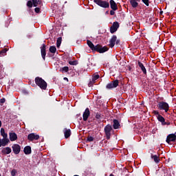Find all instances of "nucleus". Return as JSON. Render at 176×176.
Returning <instances> with one entry per match:
<instances>
[{"instance_id": "obj_1", "label": "nucleus", "mask_w": 176, "mask_h": 176, "mask_svg": "<svg viewBox=\"0 0 176 176\" xmlns=\"http://www.w3.org/2000/svg\"><path fill=\"white\" fill-rule=\"evenodd\" d=\"M87 45L91 50H95L96 52H98V53H105V52H108V47H102L100 45H94V44L89 40L87 41Z\"/></svg>"}, {"instance_id": "obj_2", "label": "nucleus", "mask_w": 176, "mask_h": 176, "mask_svg": "<svg viewBox=\"0 0 176 176\" xmlns=\"http://www.w3.org/2000/svg\"><path fill=\"white\" fill-rule=\"evenodd\" d=\"M35 82L37 86H39L43 90H46L47 87V83L45 82V80L42 79V78L36 77L35 78Z\"/></svg>"}, {"instance_id": "obj_3", "label": "nucleus", "mask_w": 176, "mask_h": 176, "mask_svg": "<svg viewBox=\"0 0 176 176\" xmlns=\"http://www.w3.org/2000/svg\"><path fill=\"white\" fill-rule=\"evenodd\" d=\"M157 107L160 111H165V112H168V109L170 108L168 103L166 102H160L157 104Z\"/></svg>"}, {"instance_id": "obj_4", "label": "nucleus", "mask_w": 176, "mask_h": 176, "mask_svg": "<svg viewBox=\"0 0 176 176\" xmlns=\"http://www.w3.org/2000/svg\"><path fill=\"white\" fill-rule=\"evenodd\" d=\"M118 86H119V80H116L108 83L106 86V89H107L108 90H111V89H115L118 87Z\"/></svg>"}, {"instance_id": "obj_5", "label": "nucleus", "mask_w": 176, "mask_h": 176, "mask_svg": "<svg viewBox=\"0 0 176 176\" xmlns=\"http://www.w3.org/2000/svg\"><path fill=\"white\" fill-rule=\"evenodd\" d=\"M94 2H95L96 5H98V6H100L101 8H109V3L107 1H104L102 0H94Z\"/></svg>"}, {"instance_id": "obj_6", "label": "nucleus", "mask_w": 176, "mask_h": 176, "mask_svg": "<svg viewBox=\"0 0 176 176\" xmlns=\"http://www.w3.org/2000/svg\"><path fill=\"white\" fill-rule=\"evenodd\" d=\"M111 131H112V126H111L110 124H107L104 127V133L106 134L107 140H109L111 138Z\"/></svg>"}, {"instance_id": "obj_7", "label": "nucleus", "mask_w": 176, "mask_h": 176, "mask_svg": "<svg viewBox=\"0 0 176 176\" xmlns=\"http://www.w3.org/2000/svg\"><path fill=\"white\" fill-rule=\"evenodd\" d=\"M118 28H119V23L113 22V25L110 28V32L111 34L116 32L118 31Z\"/></svg>"}, {"instance_id": "obj_8", "label": "nucleus", "mask_w": 176, "mask_h": 176, "mask_svg": "<svg viewBox=\"0 0 176 176\" xmlns=\"http://www.w3.org/2000/svg\"><path fill=\"white\" fill-rule=\"evenodd\" d=\"M12 148L15 155H19V153H20V151H21V147L19 144H14Z\"/></svg>"}, {"instance_id": "obj_9", "label": "nucleus", "mask_w": 176, "mask_h": 176, "mask_svg": "<svg viewBox=\"0 0 176 176\" xmlns=\"http://www.w3.org/2000/svg\"><path fill=\"white\" fill-rule=\"evenodd\" d=\"M89 116H90V109H89V108H87L82 115L83 120L86 122V120L89 119Z\"/></svg>"}, {"instance_id": "obj_10", "label": "nucleus", "mask_w": 176, "mask_h": 176, "mask_svg": "<svg viewBox=\"0 0 176 176\" xmlns=\"http://www.w3.org/2000/svg\"><path fill=\"white\" fill-rule=\"evenodd\" d=\"M176 140V135L175 134H170L167 136L166 142L170 144V142H174Z\"/></svg>"}, {"instance_id": "obj_11", "label": "nucleus", "mask_w": 176, "mask_h": 176, "mask_svg": "<svg viewBox=\"0 0 176 176\" xmlns=\"http://www.w3.org/2000/svg\"><path fill=\"white\" fill-rule=\"evenodd\" d=\"M28 140H29V141H34V140H39V136L38 135H35V133H30L28 135Z\"/></svg>"}, {"instance_id": "obj_12", "label": "nucleus", "mask_w": 176, "mask_h": 176, "mask_svg": "<svg viewBox=\"0 0 176 176\" xmlns=\"http://www.w3.org/2000/svg\"><path fill=\"white\" fill-rule=\"evenodd\" d=\"M9 138L10 140L13 142V141H16L17 140V134L14 132H10L9 133Z\"/></svg>"}, {"instance_id": "obj_13", "label": "nucleus", "mask_w": 176, "mask_h": 176, "mask_svg": "<svg viewBox=\"0 0 176 176\" xmlns=\"http://www.w3.org/2000/svg\"><path fill=\"white\" fill-rule=\"evenodd\" d=\"M10 142L9 139H0V148L1 146H6Z\"/></svg>"}, {"instance_id": "obj_14", "label": "nucleus", "mask_w": 176, "mask_h": 176, "mask_svg": "<svg viewBox=\"0 0 176 176\" xmlns=\"http://www.w3.org/2000/svg\"><path fill=\"white\" fill-rule=\"evenodd\" d=\"M41 56L43 60L45 59L46 57V45L43 44V46L41 47Z\"/></svg>"}, {"instance_id": "obj_15", "label": "nucleus", "mask_w": 176, "mask_h": 176, "mask_svg": "<svg viewBox=\"0 0 176 176\" xmlns=\"http://www.w3.org/2000/svg\"><path fill=\"white\" fill-rule=\"evenodd\" d=\"M1 153L3 155H9L12 153V148L10 147H5L1 150Z\"/></svg>"}, {"instance_id": "obj_16", "label": "nucleus", "mask_w": 176, "mask_h": 176, "mask_svg": "<svg viewBox=\"0 0 176 176\" xmlns=\"http://www.w3.org/2000/svg\"><path fill=\"white\" fill-rule=\"evenodd\" d=\"M129 2L132 8H138V3L141 2V0H129Z\"/></svg>"}, {"instance_id": "obj_17", "label": "nucleus", "mask_w": 176, "mask_h": 176, "mask_svg": "<svg viewBox=\"0 0 176 176\" xmlns=\"http://www.w3.org/2000/svg\"><path fill=\"white\" fill-rule=\"evenodd\" d=\"M116 39H118V38L116 37V35H113L111 37V38L110 39V41H109L110 47H113V46H115V42H116Z\"/></svg>"}, {"instance_id": "obj_18", "label": "nucleus", "mask_w": 176, "mask_h": 176, "mask_svg": "<svg viewBox=\"0 0 176 176\" xmlns=\"http://www.w3.org/2000/svg\"><path fill=\"white\" fill-rule=\"evenodd\" d=\"M100 78V75L98 74H94L92 76V80L90 81V83H89L88 86H91V83H96V80H97V79Z\"/></svg>"}, {"instance_id": "obj_19", "label": "nucleus", "mask_w": 176, "mask_h": 176, "mask_svg": "<svg viewBox=\"0 0 176 176\" xmlns=\"http://www.w3.org/2000/svg\"><path fill=\"white\" fill-rule=\"evenodd\" d=\"M110 6L112 10H118V5L113 0L110 1Z\"/></svg>"}, {"instance_id": "obj_20", "label": "nucleus", "mask_w": 176, "mask_h": 176, "mask_svg": "<svg viewBox=\"0 0 176 176\" xmlns=\"http://www.w3.org/2000/svg\"><path fill=\"white\" fill-rule=\"evenodd\" d=\"M0 133L3 140H9V138H8V133L5 132V129L3 128L1 129Z\"/></svg>"}, {"instance_id": "obj_21", "label": "nucleus", "mask_w": 176, "mask_h": 176, "mask_svg": "<svg viewBox=\"0 0 176 176\" xmlns=\"http://www.w3.org/2000/svg\"><path fill=\"white\" fill-rule=\"evenodd\" d=\"M138 65H139L140 68L142 71L143 74L146 75V69L145 68V66H144V64H142L141 62H138Z\"/></svg>"}, {"instance_id": "obj_22", "label": "nucleus", "mask_w": 176, "mask_h": 176, "mask_svg": "<svg viewBox=\"0 0 176 176\" xmlns=\"http://www.w3.org/2000/svg\"><path fill=\"white\" fill-rule=\"evenodd\" d=\"M113 129H115V130L119 129V127L120 126V124L119 123V121L118 120H113Z\"/></svg>"}, {"instance_id": "obj_23", "label": "nucleus", "mask_w": 176, "mask_h": 176, "mask_svg": "<svg viewBox=\"0 0 176 176\" xmlns=\"http://www.w3.org/2000/svg\"><path fill=\"white\" fill-rule=\"evenodd\" d=\"M63 131H64L65 138H69V137H71V130L70 129H65L63 130Z\"/></svg>"}, {"instance_id": "obj_24", "label": "nucleus", "mask_w": 176, "mask_h": 176, "mask_svg": "<svg viewBox=\"0 0 176 176\" xmlns=\"http://www.w3.org/2000/svg\"><path fill=\"white\" fill-rule=\"evenodd\" d=\"M157 119H158L159 122H161V123L163 126L167 124V122H166L164 118H163V116L158 115Z\"/></svg>"}, {"instance_id": "obj_25", "label": "nucleus", "mask_w": 176, "mask_h": 176, "mask_svg": "<svg viewBox=\"0 0 176 176\" xmlns=\"http://www.w3.org/2000/svg\"><path fill=\"white\" fill-rule=\"evenodd\" d=\"M23 152L25 155H30L31 153V146H27L24 148Z\"/></svg>"}, {"instance_id": "obj_26", "label": "nucleus", "mask_w": 176, "mask_h": 176, "mask_svg": "<svg viewBox=\"0 0 176 176\" xmlns=\"http://www.w3.org/2000/svg\"><path fill=\"white\" fill-rule=\"evenodd\" d=\"M151 157L154 160L155 163H159L160 162L159 157L156 155L151 154Z\"/></svg>"}, {"instance_id": "obj_27", "label": "nucleus", "mask_w": 176, "mask_h": 176, "mask_svg": "<svg viewBox=\"0 0 176 176\" xmlns=\"http://www.w3.org/2000/svg\"><path fill=\"white\" fill-rule=\"evenodd\" d=\"M32 2L33 6H34V8H36L38 5H41V0H32Z\"/></svg>"}, {"instance_id": "obj_28", "label": "nucleus", "mask_w": 176, "mask_h": 176, "mask_svg": "<svg viewBox=\"0 0 176 176\" xmlns=\"http://www.w3.org/2000/svg\"><path fill=\"white\" fill-rule=\"evenodd\" d=\"M50 53H56V52H57V48H56V46H51L50 47Z\"/></svg>"}, {"instance_id": "obj_29", "label": "nucleus", "mask_w": 176, "mask_h": 176, "mask_svg": "<svg viewBox=\"0 0 176 176\" xmlns=\"http://www.w3.org/2000/svg\"><path fill=\"white\" fill-rule=\"evenodd\" d=\"M61 37H58L56 41V47H60V46H61Z\"/></svg>"}, {"instance_id": "obj_30", "label": "nucleus", "mask_w": 176, "mask_h": 176, "mask_svg": "<svg viewBox=\"0 0 176 176\" xmlns=\"http://www.w3.org/2000/svg\"><path fill=\"white\" fill-rule=\"evenodd\" d=\"M6 52H8L6 49H3L1 51H0V57L5 56V54H6Z\"/></svg>"}, {"instance_id": "obj_31", "label": "nucleus", "mask_w": 176, "mask_h": 176, "mask_svg": "<svg viewBox=\"0 0 176 176\" xmlns=\"http://www.w3.org/2000/svg\"><path fill=\"white\" fill-rule=\"evenodd\" d=\"M69 68L68 67H64L61 69L62 72H68Z\"/></svg>"}, {"instance_id": "obj_32", "label": "nucleus", "mask_w": 176, "mask_h": 176, "mask_svg": "<svg viewBox=\"0 0 176 176\" xmlns=\"http://www.w3.org/2000/svg\"><path fill=\"white\" fill-rule=\"evenodd\" d=\"M69 64L70 65H78V61H76V60L69 61Z\"/></svg>"}, {"instance_id": "obj_33", "label": "nucleus", "mask_w": 176, "mask_h": 176, "mask_svg": "<svg viewBox=\"0 0 176 176\" xmlns=\"http://www.w3.org/2000/svg\"><path fill=\"white\" fill-rule=\"evenodd\" d=\"M32 5H34V3H32V1H28L27 3V6H28V8H32Z\"/></svg>"}, {"instance_id": "obj_34", "label": "nucleus", "mask_w": 176, "mask_h": 176, "mask_svg": "<svg viewBox=\"0 0 176 176\" xmlns=\"http://www.w3.org/2000/svg\"><path fill=\"white\" fill-rule=\"evenodd\" d=\"M146 6H149V0H142Z\"/></svg>"}, {"instance_id": "obj_35", "label": "nucleus", "mask_w": 176, "mask_h": 176, "mask_svg": "<svg viewBox=\"0 0 176 176\" xmlns=\"http://www.w3.org/2000/svg\"><path fill=\"white\" fill-rule=\"evenodd\" d=\"M16 174H17V170L16 169H13L12 171H11V175L12 176H15Z\"/></svg>"}, {"instance_id": "obj_36", "label": "nucleus", "mask_w": 176, "mask_h": 176, "mask_svg": "<svg viewBox=\"0 0 176 176\" xmlns=\"http://www.w3.org/2000/svg\"><path fill=\"white\" fill-rule=\"evenodd\" d=\"M94 138L91 136L88 137L87 138V141H89V142H91V141H94Z\"/></svg>"}, {"instance_id": "obj_37", "label": "nucleus", "mask_w": 176, "mask_h": 176, "mask_svg": "<svg viewBox=\"0 0 176 176\" xmlns=\"http://www.w3.org/2000/svg\"><path fill=\"white\" fill-rule=\"evenodd\" d=\"M34 11L36 13H39V12H41V8H36L34 9Z\"/></svg>"}, {"instance_id": "obj_38", "label": "nucleus", "mask_w": 176, "mask_h": 176, "mask_svg": "<svg viewBox=\"0 0 176 176\" xmlns=\"http://www.w3.org/2000/svg\"><path fill=\"white\" fill-rule=\"evenodd\" d=\"M110 14H111V16H113L114 14H115V10H111L110 11Z\"/></svg>"}, {"instance_id": "obj_39", "label": "nucleus", "mask_w": 176, "mask_h": 176, "mask_svg": "<svg viewBox=\"0 0 176 176\" xmlns=\"http://www.w3.org/2000/svg\"><path fill=\"white\" fill-rule=\"evenodd\" d=\"M153 113L155 115H157V116H159V115H160V114H159V111H154Z\"/></svg>"}, {"instance_id": "obj_40", "label": "nucleus", "mask_w": 176, "mask_h": 176, "mask_svg": "<svg viewBox=\"0 0 176 176\" xmlns=\"http://www.w3.org/2000/svg\"><path fill=\"white\" fill-rule=\"evenodd\" d=\"M96 119H100V118H101V116H100V114H96Z\"/></svg>"}, {"instance_id": "obj_41", "label": "nucleus", "mask_w": 176, "mask_h": 176, "mask_svg": "<svg viewBox=\"0 0 176 176\" xmlns=\"http://www.w3.org/2000/svg\"><path fill=\"white\" fill-rule=\"evenodd\" d=\"M120 43V41H119V40H116V45H119Z\"/></svg>"}, {"instance_id": "obj_42", "label": "nucleus", "mask_w": 176, "mask_h": 176, "mask_svg": "<svg viewBox=\"0 0 176 176\" xmlns=\"http://www.w3.org/2000/svg\"><path fill=\"white\" fill-rule=\"evenodd\" d=\"M1 102H5V99H1Z\"/></svg>"}, {"instance_id": "obj_43", "label": "nucleus", "mask_w": 176, "mask_h": 176, "mask_svg": "<svg viewBox=\"0 0 176 176\" xmlns=\"http://www.w3.org/2000/svg\"><path fill=\"white\" fill-rule=\"evenodd\" d=\"M64 80H68V78L67 77H65Z\"/></svg>"}, {"instance_id": "obj_44", "label": "nucleus", "mask_w": 176, "mask_h": 176, "mask_svg": "<svg viewBox=\"0 0 176 176\" xmlns=\"http://www.w3.org/2000/svg\"><path fill=\"white\" fill-rule=\"evenodd\" d=\"M2 126V122L0 121V127Z\"/></svg>"}, {"instance_id": "obj_45", "label": "nucleus", "mask_w": 176, "mask_h": 176, "mask_svg": "<svg viewBox=\"0 0 176 176\" xmlns=\"http://www.w3.org/2000/svg\"><path fill=\"white\" fill-rule=\"evenodd\" d=\"M166 124H170V122H168V123L166 122Z\"/></svg>"}, {"instance_id": "obj_46", "label": "nucleus", "mask_w": 176, "mask_h": 176, "mask_svg": "<svg viewBox=\"0 0 176 176\" xmlns=\"http://www.w3.org/2000/svg\"><path fill=\"white\" fill-rule=\"evenodd\" d=\"M109 176H113V174H111Z\"/></svg>"}, {"instance_id": "obj_47", "label": "nucleus", "mask_w": 176, "mask_h": 176, "mask_svg": "<svg viewBox=\"0 0 176 176\" xmlns=\"http://www.w3.org/2000/svg\"><path fill=\"white\" fill-rule=\"evenodd\" d=\"M0 176H2V175L0 174Z\"/></svg>"}]
</instances>
